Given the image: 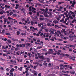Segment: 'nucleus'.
<instances>
[{
	"instance_id": "1",
	"label": "nucleus",
	"mask_w": 76,
	"mask_h": 76,
	"mask_svg": "<svg viewBox=\"0 0 76 76\" xmlns=\"http://www.w3.org/2000/svg\"><path fill=\"white\" fill-rule=\"evenodd\" d=\"M29 28H30V31H31L37 30V28H34V27L30 26Z\"/></svg>"
},
{
	"instance_id": "2",
	"label": "nucleus",
	"mask_w": 76,
	"mask_h": 76,
	"mask_svg": "<svg viewBox=\"0 0 76 76\" xmlns=\"http://www.w3.org/2000/svg\"><path fill=\"white\" fill-rule=\"evenodd\" d=\"M0 15H2L3 13H6V12L1 9H0Z\"/></svg>"
},
{
	"instance_id": "3",
	"label": "nucleus",
	"mask_w": 76,
	"mask_h": 76,
	"mask_svg": "<svg viewBox=\"0 0 76 76\" xmlns=\"http://www.w3.org/2000/svg\"><path fill=\"white\" fill-rule=\"evenodd\" d=\"M25 23H28V24H30V21H29V19L28 18L26 19V21H25Z\"/></svg>"
},
{
	"instance_id": "4",
	"label": "nucleus",
	"mask_w": 76,
	"mask_h": 76,
	"mask_svg": "<svg viewBox=\"0 0 76 76\" xmlns=\"http://www.w3.org/2000/svg\"><path fill=\"white\" fill-rule=\"evenodd\" d=\"M24 44L26 46L28 47L29 46L31 45L30 43H29L25 42Z\"/></svg>"
},
{
	"instance_id": "5",
	"label": "nucleus",
	"mask_w": 76,
	"mask_h": 76,
	"mask_svg": "<svg viewBox=\"0 0 76 76\" xmlns=\"http://www.w3.org/2000/svg\"><path fill=\"white\" fill-rule=\"evenodd\" d=\"M38 57H39V58L41 59H44V57L42 56H40L39 55L38 56Z\"/></svg>"
},
{
	"instance_id": "6",
	"label": "nucleus",
	"mask_w": 76,
	"mask_h": 76,
	"mask_svg": "<svg viewBox=\"0 0 76 76\" xmlns=\"http://www.w3.org/2000/svg\"><path fill=\"white\" fill-rule=\"evenodd\" d=\"M53 23H54L55 24H56V23L58 24L59 21H57L56 20H54L53 21Z\"/></svg>"
},
{
	"instance_id": "7",
	"label": "nucleus",
	"mask_w": 76,
	"mask_h": 76,
	"mask_svg": "<svg viewBox=\"0 0 76 76\" xmlns=\"http://www.w3.org/2000/svg\"><path fill=\"white\" fill-rule=\"evenodd\" d=\"M43 15H44V16L45 17H49V16L48 15H47V13H43Z\"/></svg>"
},
{
	"instance_id": "8",
	"label": "nucleus",
	"mask_w": 76,
	"mask_h": 76,
	"mask_svg": "<svg viewBox=\"0 0 76 76\" xmlns=\"http://www.w3.org/2000/svg\"><path fill=\"white\" fill-rule=\"evenodd\" d=\"M69 39H71L74 38V35L72 34H70V35H69Z\"/></svg>"
},
{
	"instance_id": "9",
	"label": "nucleus",
	"mask_w": 76,
	"mask_h": 76,
	"mask_svg": "<svg viewBox=\"0 0 76 76\" xmlns=\"http://www.w3.org/2000/svg\"><path fill=\"white\" fill-rule=\"evenodd\" d=\"M34 20L31 21V22H30V23H31V25H33L34 24Z\"/></svg>"
},
{
	"instance_id": "10",
	"label": "nucleus",
	"mask_w": 76,
	"mask_h": 76,
	"mask_svg": "<svg viewBox=\"0 0 76 76\" xmlns=\"http://www.w3.org/2000/svg\"><path fill=\"white\" fill-rule=\"evenodd\" d=\"M55 44H56V45H60V46L63 45V44L61 43H55Z\"/></svg>"
},
{
	"instance_id": "11",
	"label": "nucleus",
	"mask_w": 76,
	"mask_h": 76,
	"mask_svg": "<svg viewBox=\"0 0 76 76\" xmlns=\"http://www.w3.org/2000/svg\"><path fill=\"white\" fill-rule=\"evenodd\" d=\"M69 47L71 48V47H73V48H75V46L74 45H69Z\"/></svg>"
},
{
	"instance_id": "12",
	"label": "nucleus",
	"mask_w": 76,
	"mask_h": 76,
	"mask_svg": "<svg viewBox=\"0 0 76 76\" xmlns=\"http://www.w3.org/2000/svg\"><path fill=\"white\" fill-rule=\"evenodd\" d=\"M10 6L9 5H5V8H7L8 9H9L10 8Z\"/></svg>"
},
{
	"instance_id": "13",
	"label": "nucleus",
	"mask_w": 76,
	"mask_h": 76,
	"mask_svg": "<svg viewBox=\"0 0 76 76\" xmlns=\"http://www.w3.org/2000/svg\"><path fill=\"white\" fill-rule=\"evenodd\" d=\"M64 3V2H58V5H60L61 4H62V3Z\"/></svg>"
},
{
	"instance_id": "14",
	"label": "nucleus",
	"mask_w": 76,
	"mask_h": 76,
	"mask_svg": "<svg viewBox=\"0 0 76 76\" xmlns=\"http://www.w3.org/2000/svg\"><path fill=\"white\" fill-rule=\"evenodd\" d=\"M12 40H13V41H15V42L18 41V39H14V38H12Z\"/></svg>"
},
{
	"instance_id": "15",
	"label": "nucleus",
	"mask_w": 76,
	"mask_h": 76,
	"mask_svg": "<svg viewBox=\"0 0 76 76\" xmlns=\"http://www.w3.org/2000/svg\"><path fill=\"white\" fill-rule=\"evenodd\" d=\"M23 69V67H20V68H18V70L19 71H21L22 69Z\"/></svg>"
},
{
	"instance_id": "16",
	"label": "nucleus",
	"mask_w": 76,
	"mask_h": 76,
	"mask_svg": "<svg viewBox=\"0 0 76 76\" xmlns=\"http://www.w3.org/2000/svg\"><path fill=\"white\" fill-rule=\"evenodd\" d=\"M76 4V2H75V1L74 0L73 1V3L71 4H72V5H75V4Z\"/></svg>"
},
{
	"instance_id": "17",
	"label": "nucleus",
	"mask_w": 76,
	"mask_h": 76,
	"mask_svg": "<svg viewBox=\"0 0 76 76\" xmlns=\"http://www.w3.org/2000/svg\"><path fill=\"white\" fill-rule=\"evenodd\" d=\"M21 35L22 36H26V33H21Z\"/></svg>"
},
{
	"instance_id": "18",
	"label": "nucleus",
	"mask_w": 76,
	"mask_h": 76,
	"mask_svg": "<svg viewBox=\"0 0 76 76\" xmlns=\"http://www.w3.org/2000/svg\"><path fill=\"white\" fill-rule=\"evenodd\" d=\"M36 5V6H41L42 5L41 4H36V5Z\"/></svg>"
},
{
	"instance_id": "19",
	"label": "nucleus",
	"mask_w": 76,
	"mask_h": 76,
	"mask_svg": "<svg viewBox=\"0 0 76 76\" xmlns=\"http://www.w3.org/2000/svg\"><path fill=\"white\" fill-rule=\"evenodd\" d=\"M75 56H74L72 57V59L73 61H74L75 60Z\"/></svg>"
},
{
	"instance_id": "20",
	"label": "nucleus",
	"mask_w": 76,
	"mask_h": 76,
	"mask_svg": "<svg viewBox=\"0 0 76 76\" xmlns=\"http://www.w3.org/2000/svg\"><path fill=\"white\" fill-rule=\"evenodd\" d=\"M19 53H20V51H17L16 52V54L17 55H20V54H19Z\"/></svg>"
},
{
	"instance_id": "21",
	"label": "nucleus",
	"mask_w": 76,
	"mask_h": 76,
	"mask_svg": "<svg viewBox=\"0 0 76 76\" xmlns=\"http://www.w3.org/2000/svg\"><path fill=\"white\" fill-rule=\"evenodd\" d=\"M9 14L10 15H13V12L12 11H10V12L9 13Z\"/></svg>"
},
{
	"instance_id": "22",
	"label": "nucleus",
	"mask_w": 76,
	"mask_h": 76,
	"mask_svg": "<svg viewBox=\"0 0 76 76\" xmlns=\"http://www.w3.org/2000/svg\"><path fill=\"white\" fill-rule=\"evenodd\" d=\"M42 48V47L41 46H40L39 47H37V49H40Z\"/></svg>"
},
{
	"instance_id": "23",
	"label": "nucleus",
	"mask_w": 76,
	"mask_h": 76,
	"mask_svg": "<svg viewBox=\"0 0 76 76\" xmlns=\"http://www.w3.org/2000/svg\"><path fill=\"white\" fill-rule=\"evenodd\" d=\"M7 19H8L9 20H10L11 19H12V20H15V19H12V18H10V17H8Z\"/></svg>"
},
{
	"instance_id": "24",
	"label": "nucleus",
	"mask_w": 76,
	"mask_h": 76,
	"mask_svg": "<svg viewBox=\"0 0 76 76\" xmlns=\"http://www.w3.org/2000/svg\"><path fill=\"white\" fill-rule=\"evenodd\" d=\"M20 31H17V36H19L20 35Z\"/></svg>"
},
{
	"instance_id": "25",
	"label": "nucleus",
	"mask_w": 76,
	"mask_h": 76,
	"mask_svg": "<svg viewBox=\"0 0 76 76\" xmlns=\"http://www.w3.org/2000/svg\"><path fill=\"white\" fill-rule=\"evenodd\" d=\"M4 31H5L4 30H3L2 31V32H1V33L2 34H4V33H5Z\"/></svg>"
},
{
	"instance_id": "26",
	"label": "nucleus",
	"mask_w": 76,
	"mask_h": 76,
	"mask_svg": "<svg viewBox=\"0 0 76 76\" xmlns=\"http://www.w3.org/2000/svg\"><path fill=\"white\" fill-rule=\"evenodd\" d=\"M7 42H8V43H9V44L11 43V40H10L9 39H7Z\"/></svg>"
},
{
	"instance_id": "27",
	"label": "nucleus",
	"mask_w": 76,
	"mask_h": 76,
	"mask_svg": "<svg viewBox=\"0 0 76 76\" xmlns=\"http://www.w3.org/2000/svg\"><path fill=\"white\" fill-rule=\"evenodd\" d=\"M40 13V14H42V11H40L39 12H36V13Z\"/></svg>"
},
{
	"instance_id": "28",
	"label": "nucleus",
	"mask_w": 76,
	"mask_h": 76,
	"mask_svg": "<svg viewBox=\"0 0 76 76\" xmlns=\"http://www.w3.org/2000/svg\"><path fill=\"white\" fill-rule=\"evenodd\" d=\"M69 33L72 34H74V32L71 31H69Z\"/></svg>"
},
{
	"instance_id": "29",
	"label": "nucleus",
	"mask_w": 76,
	"mask_h": 76,
	"mask_svg": "<svg viewBox=\"0 0 76 76\" xmlns=\"http://www.w3.org/2000/svg\"><path fill=\"white\" fill-rule=\"evenodd\" d=\"M37 68V66H33V69H36V68Z\"/></svg>"
},
{
	"instance_id": "30",
	"label": "nucleus",
	"mask_w": 76,
	"mask_h": 76,
	"mask_svg": "<svg viewBox=\"0 0 76 76\" xmlns=\"http://www.w3.org/2000/svg\"><path fill=\"white\" fill-rule=\"evenodd\" d=\"M43 64L44 66H47V63H44Z\"/></svg>"
},
{
	"instance_id": "31",
	"label": "nucleus",
	"mask_w": 76,
	"mask_h": 76,
	"mask_svg": "<svg viewBox=\"0 0 76 76\" xmlns=\"http://www.w3.org/2000/svg\"><path fill=\"white\" fill-rule=\"evenodd\" d=\"M68 11H66L65 12H64V14L65 15H66L67 14V13H68Z\"/></svg>"
},
{
	"instance_id": "32",
	"label": "nucleus",
	"mask_w": 76,
	"mask_h": 76,
	"mask_svg": "<svg viewBox=\"0 0 76 76\" xmlns=\"http://www.w3.org/2000/svg\"><path fill=\"white\" fill-rule=\"evenodd\" d=\"M69 66V65H64V66H63V68H64V67H67V66Z\"/></svg>"
},
{
	"instance_id": "33",
	"label": "nucleus",
	"mask_w": 76,
	"mask_h": 76,
	"mask_svg": "<svg viewBox=\"0 0 76 76\" xmlns=\"http://www.w3.org/2000/svg\"><path fill=\"white\" fill-rule=\"evenodd\" d=\"M68 18H70L71 19H73V18L71 15H69V17Z\"/></svg>"
},
{
	"instance_id": "34",
	"label": "nucleus",
	"mask_w": 76,
	"mask_h": 76,
	"mask_svg": "<svg viewBox=\"0 0 76 76\" xmlns=\"http://www.w3.org/2000/svg\"><path fill=\"white\" fill-rule=\"evenodd\" d=\"M47 26H50V27L51 26V25H50V23H47Z\"/></svg>"
},
{
	"instance_id": "35",
	"label": "nucleus",
	"mask_w": 76,
	"mask_h": 76,
	"mask_svg": "<svg viewBox=\"0 0 76 76\" xmlns=\"http://www.w3.org/2000/svg\"><path fill=\"white\" fill-rule=\"evenodd\" d=\"M6 48H5V46H2V49H3V50H4L6 49Z\"/></svg>"
},
{
	"instance_id": "36",
	"label": "nucleus",
	"mask_w": 76,
	"mask_h": 76,
	"mask_svg": "<svg viewBox=\"0 0 76 76\" xmlns=\"http://www.w3.org/2000/svg\"><path fill=\"white\" fill-rule=\"evenodd\" d=\"M47 13H48V14H49L50 15H52V13H51V12H47Z\"/></svg>"
},
{
	"instance_id": "37",
	"label": "nucleus",
	"mask_w": 76,
	"mask_h": 76,
	"mask_svg": "<svg viewBox=\"0 0 76 76\" xmlns=\"http://www.w3.org/2000/svg\"><path fill=\"white\" fill-rule=\"evenodd\" d=\"M0 8L2 9H5V7H3L1 6L0 7Z\"/></svg>"
},
{
	"instance_id": "38",
	"label": "nucleus",
	"mask_w": 76,
	"mask_h": 76,
	"mask_svg": "<svg viewBox=\"0 0 76 76\" xmlns=\"http://www.w3.org/2000/svg\"><path fill=\"white\" fill-rule=\"evenodd\" d=\"M55 10H56L58 11H61V10H60L59 9H57L56 8H55Z\"/></svg>"
},
{
	"instance_id": "39",
	"label": "nucleus",
	"mask_w": 76,
	"mask_h": 76,
	"mask_svg": "<svg viewBox=\"0 0 76 76\" xmlns=\"http://www.w3.org/2000/svg\"><path fill=\"white\" fill-rule=\"evenodd\" d=\"M39 19L40 20H44V18H39Z\"/></svg>"
},
{
	"instance_id": "40",
	"label": "nucleus",
	"mask_w": 76,
	"mask_h": 76,
	"mask_svg": "<svg viewBox=\"0 0 76 76\" xmlns=\"http://www.w3.org/2000/svg\"><path fill=\"white\" fill-rule=\"evenodd\" d=\"M62 30L63 31L62 32H64V33L66 32V31H65V29H62Z\"/></svg>"
},
{
	"instance_id": "41",
	"label": "nucleus",
	"mask_w": 76,
	"mask_h": 76,
	"mask_svg": "<svg viewBox=\"0 0 76 76\" xmlns=\"http://www.w3.org/2000/svg\"><path fill=\"white\" fill-rule=\"evenodd\" d=\"M45 32H48V29H45Z\"/></svg>"
},
{
	"instance_id": "42",
	"label": "nucleus",
	"mask_w": 76,
	"mask_h": 76,
	"mask_svg": "<svg viewBox=\"0 0 76 76\" xmlns=\"http://www.w3.org/2000/svg\"><path fill=\"white\" fill-rule=\"evenodd\" d=\"M31 10H33L34 11L36 10V9L33 7L32 8V9H31Z\"/></svg>"
},
{
	"instance_id": "43",
	"label": "nucleus",
	"mask_w": 76,
	"mask_h": 76,
	"mask_svg": "<svg viewBox=\"0 0 76 76\" xmlns=\"http://www.w3.org/2000/svg\"><path fill=\"white\" fill-rule=\"evenodd\" d=\"M19 49V48H15V51H17L18 50V49Z\"/></svg>"
},
{
	"instance_id": "44",
	"label": "nucleus",
	"mask_w": 76,
	"mask_h": 76,
	"mask_svg": "<svg viewBox=\"0 0 76 76\" xmlns=\"http://www.w3.org/2000/svg\"><path fill=\"white\" fill-rule=\"evenodd\" d=\"M40 10L42 11H43V12H44L45 11V10L43 9H40Z\"/></svg>"
},
{
	"instance_id": "45",
	"label": "nucleus",
	"mask_w": 76,
	"mask_h": 76,
	"mask_svg": "<svg viewBox=\"0 0 76 76\" xmlns=\"http://www.w3.org/2000/svg\"><path fill=\"white\" fill-rule=\"evenodd\" d=\"M70 73H71V74L72 75H74L75 73L74 72H70Z\"/></svg>"
},
{
	"instance_id": "46",
	"label": "nucleus",
	"mask_w": 76,
	"mask_h": 76,
	"mask_svg": "<svg viewBox=\"0 0 76 76\" xmlns=\"http://www.w3.org/2000/svg\"><path fill=\"white\" fill-rule=\"evenodd\" d=\"M63 75H64V76H70V75H68V74H63Z\"/></svg>"
},
{
	"instance_id": "47",
	"label": "nucleus",
	"mask_w": 76,
	"mask_h": 76,
	"mask_svg": "<svg viewBox=\"0 0 76 76\" xmlns=\"http://www.w3.org/2000/svg\"><path fill=\"white\" fill-rule=\"evenodd\" d=\"M36 15L37 16H39L40 15L39 14V13L38 12L36 13Z\"/></svg>"
},
{
	"instance_id": "48",
	"label": "nucleus",
	"mask_w": 76,
	"mask_h": 76,
	"mask_svg": "<svg viewBox=\"0 0 76 76\" xmlns=\"http://www.w3.org/2000/svg\"><path fill=\"white\" fill-rule=\"evenodd\" d=\"M62 50H66V48H63L62 49H61Z\"/></svg>"
},
{
	"instance_id": "49",
	"label": "nucleus",
	"mask_w": 76,
	"mask_h": 76,
	"mask_svg": "<svg viewBox=\"0 0 76 76\" xmlns=\"http://www.w3.org/2000/svg\"><path fill=\"white\" fill-rule=\"evenodd\" d=\"M19 46L20 47H24V46H23L21 44H20Z\"/></svg>"
},
{
	"instance_id": "50",
	"label": "nucleus",
	"mask_w": 76,
	"mask_h": 76,
	"mask_svg": "<svg viewBox=\"0 0 76 76\" xmlns=\"http://www.w3.org/2000/svg\"><path fill=\"white\" fill-rule=\"evenodd\" d=\"M69 14L70 15V13H69V15H66V17L67 18V17H69Z\"/></svg>"
},
{
	"instance_id": "51",
	"label": "nucleus",
	"mask_w": 76,
	"mask_h": 76,
	"mask_svg": "<svg viewBox=\"0 0 76 76\" xmlns=\"http://www.w3.org/2000/svg\"><path fill=\"white\" fill-rule=\"evenodd\" d=\"M51 3V1H47V3Z\"/></svg>"
},
{
	"instance_id": "52",
	"label": "nucleus",
	"mask_w": 76,
	"mask_h": 76,
	"mask_svg": "<svg viewBox=\"0 0 76 76\" xmlns=\"http://www.w3.org/2000/svg\"><path fill=\"white\" fill-rule=\"evenodd\" d=\"M31 68H33V66L31 64H30V66H29Z\"/></svg>"
},
{
	"instance_id": "53",
	"label": "nucleus",
	"mask_w": 76,
	"mask_h": 76,
	"mask_svg": "<svg viewBox=\"0 0 76 76\" xmlns=\"http://www.w3.org/2000/svg\"><path fill=\"white\" fill-rule=\"evenodd\" d=\"M5 34H6V35H7V36H9L10 35V33H5Z\"/></svg>"
},
{
	"instance_id": "54",
	"label": "nucleus",
	"mask_w": 76,
	"mask_h": 76,
	"mask_svg": "<svg viewBox=\"0 0 76 76\" xmlns=\"http://www.w3.org/2000/svg\"><path fill=\"white\" fill-rule=\"evenodd\" d=\"M21 7H18V10H20L21 9Z\"/></svg>"
},
{
	"instance_id": "55",
	"label": "nucleus",
	"mask_w": 76,
	"mask_h": 76,
	"mask_svg": "<svg viewBox=\"0 0 76 76\" xmlns=\"http://www.w3.org/2000/svg\"><path fill=\"white\" fill-rule=\"evenodd\" d=\"M6 22H7V20H4V24H5V23H6Z\"/></svg>"
},
{
	"instance_id": "56",
	"label": "nucleus",
	"mask_w": 76,
	"mask_h": 76,
	"mask_svg": "<svg viewBox=\"0 0 76 76\" xmlns=\"http://www.w3.org/2000/svg\"><path fill=\"white\" fill-rule=\"evenodd\" d=\"M34 24H37V22L34 21Z\"/></svg>"
},
{
	"instance_id": "57",
	"label": "nucleus",
	"mask_w": 76,
	"mask_h": 76,
	"mask_svg": "<svg viewBox=\"0 0 76 76\" xmlns=\"http://www.w3.org/2000/svg\"><path fill=\"white\" fill-rule=\"evenodd\" d=\"M21 10V12H22L23 10H25L24 9V8H22L21 10Z\"/></svg>"
},
{
	"instance_id": "58",
	"label": "nucleus",
	"mask_w": 76,
	"mask_h": 76,
	"mask_svg": "<svg viewBox=\"0 0 76 76\" xmlns=\"http://www.w3.org/2000/svg\"><path fill=\"white\" fill-rule=\"evenodd\" d=\"M12 16L13 17H16L17 16V15L16 14H13Z\"/></svg>"
},
{
	"instance_id": "59",
	"label": "nucleus",
	"mask_w": 76,
	"mask_h": 76,
	"mask_svg": "<svg viewBox=\"0 0 76 76\" xmlns=\"http://www.w3.org/2000/svg\"><path fill=\"white\" fill-rule=\"evenodd\" d=\"M33 41H34V42H36V39H35L34 38H33Z\"/></svg>"
},
{
	"instance_id": "60",
	"label": "nucleus",
	"mask_w": 76,
	"mask_h": 76,
	"mask_svg": "<svg viewBox=\"0 0 76 76\" xmlns=\"http://www.w3.org/2000/svg\"><path fill=\"white\" fill-rule=\"evenodd\" d=\"M32 12H33V13H36V12L34 10H32Z\"/></svg>"
},
{
	"instance_id": "61",
	"label": "nucleus",
	"mask_w": 76,
	"mask_h": 76,
	"mask_svg": "<svg viewBox=\"0 0 76 76\" xmlns=\"http://www.w3.org/2000/svg\"><path fill=\"white\" fill-rule=\"evenodd\" d=\"M63 66H64V65H63L62 64L60 65V67H63Z\"/></svg>"
},
{
	"instance_id": "62",
	"label": "nucleus",
	"mask_w": 76,
	"mask_h": 76,
	"mask_svg": "<svg viewBox=\"0 0 76 76\" xmlns=\"http://www.w3.org/2000/svg\"><path fill=\"white\" fill-rule=\"evenodd\" d=\"M4 2H7V0H3Z\"/></svg>"
},
{
	"instance_id": "63",
	"label": "nucleus",
	"mask_w": 76,
	"mask_h": 76,
	"mask_svg": "<svg viewBox=\"0 0 76 76\" xmlns=\"http://www.w3.org/2000/svg\"><path fill=\"white\" fill-rule=\"evenodd\" d=\"M69 52H72V49H69Z\"/></svg>"
},
{
	"instance_id": "64",
	"label": "nucleus",
	"mask_w": 76,
	"mask_h": 76,
	"mask_svg": "<svg viewBox=\"0 0 76 76\" xmlns=\"http://www.w3.org/2000/svg\"><path fill=\"white\" fill-rule=\"evenodd\" d=\"M22 20H23V21H25V18H23Z\"/></svg>"
}]
</instances>
